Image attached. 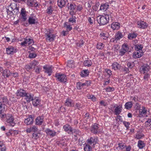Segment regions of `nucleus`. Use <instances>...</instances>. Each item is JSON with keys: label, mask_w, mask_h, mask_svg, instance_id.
Instances as JSON below:
<instances>
[{"label": "nucleus", "mask_w": 151, "mask_h": 151, "mask_svg": "<svg viewBox=\"0 0 151 151\" xmlns=\"http://www.w3.org/2000/svg\"><path fill=\"white\" fill-rule=\"evenodd\" d=\"M144 136V135L141 133H138L135 135V138L137 139H139L142 138Z\"/></svg>", "instance_id": "53"}, {"label": "nucleus", "mask_w": 151, "mask_h": 151, "mask_svg": "<svg viewBox=\"0 0 151 151\" xmlns=\"http://www.w3.org/2000/svg\"><path fill=\"white\" fill-rule=\"evenodd\" d=\"M26 12L24 8H22L20 13V19L21 22H25L27 19Z\"/></svg>", "instance_id": "7"}, {"label": "nucleus", "mask_w": 151, "mask_h": 151, "mask_svg": "<svg viewBox=\"0 0 151 151\" xmlns=\"http://www.w3.org/2000/svg\"><path fill=\"white\" fill-rule=\"evenodd\" d=\"M63 129L64 130L67 132L68 134H71L72 128L70 125L68 124H65L63 126Z\"/></svg>", "instance_id": "20"}, {"label": "nucleus", "mask_w": 151, "mask_h": 151, "mask_svg": "<svg viewBox=\"0 0 151 151\" xmlns=\"http://www.w3.org/2000/svg\"><path fill=\"white\" fill-rule=\"evenodd\" d=\"M55 77L57 80L62 83H65L67 81V77L64 74L60 73H57L55 75Z\"/></svg>", "instance_id": "4"}, {"label": "nucleus", "mask_w": 151, "mask_h": 151, "mask_svg": "<svg viewBox=\"0 0 151 151\" xmlns=\"http://www.w3.org/2000/svg\"><path fill=\"white\" fill-rule=\"evenodd\" d=\"M88 59L87 60L84 61L83 64L85 66L89 67L91 66L92 63L91 60H89L88 58Z\"/></svg>", "instance_id": "32"}, {"label": "nucleus", "mask_w": 151, "mask_h": 151, "mask_svg": "<svg viewBox=\"0 0 151 151\" xmlns=\"http://www.w3.org/2000/svg\"><path fill=\"white\" fill-rule=\"evenodd\" d=\"M55 36H56L55 35L53 34L45 33V35L46 40L50 42L54 40Z\"/></svg>", "instance_id": "13"}, {"label": "nucleus", "mask_w": 151, "mask_h": 151, "mask_svg": "<svg viewBox=\"0 0 151 151\" xmlns=\"http://www.w3.org/2000/svg\"><path fill=\"white\" fill-rule=\"evenodd\" d=\"M87 142L88 143L93 146L97 143L98 140L97 137H93L88 139L87 140Z\"/></svg>", "instance_id": "10"}, {"label": "nucleus", "mask_w": 151, "mask_h": 151, "mask_svg": "<svg viewBox=\"0 0 151 151\" xmlns=\"http://www.w3.org/2000/svg\"><path fill=\"white\" fill-rule=\"evenodd\" d=\"M34 97V95L30 93L26 92L24 97V99L27 102L29 103L31 101L33 100Z\"/></svg>", "instance_id": "9"}, {"label": "nucleus", "mask_w": 151, "mask_h": 151, "mask_svg": "<svg viewBox=\"0 0 151 151\" xmlns=\"http://www.w3.org/2000/svg\"><path fill=\"white\" fill-rule=\"evenodd\" d=\"M102 43H98L97 45L96 48L99 49H101L104 47Z\"/></svg>", "instance_id": "56"}, {"label": "nucleus", "mask_w": 151, "mask_h": 151, "mask_svg": "<svg viewBox=\"0 0 151 151\" xmlns=\"http://www.w3.org/2000/svg\"><path fill=\"white\" fill-rule=\"evenodd\" d=\"M137 27L141 29H145L148 26L147 23L142 21H138L137 22Z\"/></svg>", "instance_id": "15"}, {"label": "nucleus", "mask_w": 151, "mask_h": 151, "mask_svg": "<svg viewBox=\"0 0 151 151\" xmlns=\"http://www.w3.org/2000/svg\"><path fill=\"white\" fill-rule=\"evenodd\" d=\"M126 52L122 48H121L119 51V54L121 56L123 55Z\"/></svg>", "instance_id": "62"}, {"label": "nucleus", "mask_w": 151, "mask_h": 151, "mask_svg": "<svg viewBox=\"0 0 151 151\" xmlns=\"http://www.w3.org/2000/svg\"><path fill=\"white\" fill-rule=\"evenodd\" d=\"M77 88L78 89H81L83 88V86L82 83L81 82H78L76 83Z\"/></svg>", "instance_id": "54"}, {"label": "nucleus", "mask_w": 151, "mask_h": 151, "mask_svg": "<svg viewBox=\"0 0 151 151\" xmlns=\"http://www.w3.org/2000/svg\"><path fill=\"white\" fill-rule=\"evenodd\" d=\"M91 83V82L90 81H86L84 83H82L83 86V88L86 86H90Z\"/></svg>", "instance_id": "47"}, {"label": "nucleus", "mask_w": 151, "mask_h": 151, "mask_svg": "<svg viewBox=\"0 0 151 151\" xmlns=\"http://www.w3.org/2000/svg\"><path fill=\"white\" fill-rule=\"evenodd\" d=\"M71 133H72V134H79L80 133V132L78 129H72Z\"/></svg>", "instance_id": "51"}, {"label": "nucleus", "mask_w": 151, "mask_h": 151, "mask_svg": "<svg viewBox=\"0 0 151 151\" xmlns=\"http://www.w3.org/2000/svg\"><path fill=\"white\" fill-rule=\"evenodd\" d=\"M65 27L66 28L67 31H71L72 29V27L70 26V25H68V23L65 22L64 24Z\"/></svg>", "instance_id": "50"}, {"label": "nucleus", "mask_w": 151, "mask_h": 151, "mask_svg": "<svg viewBox=\"0 0 151 151\" xmlns=\"http://www.w3.org/2000/svg\"><path fill=\"white\" fill-rule=\"evenodd\" d=\"M58 5L59 7L62 8L65 4L64 0H58L57 1Z\"/></svg>", "instance_id": "34"}, {"label": "nucleus", "mask_w": 151, "mask_h": 151, "mask_svg": "<svg viewBox=\"0 0 151 151\" xmlns=\"http://www.w3.org/2000/svg\"><path fill=\"white\" fill-rule=\"evenodd\" d=\"M143 47L141 44H137L135 46V50L138 51L142 52V49Z\"/></svg>", "instance_id": "39"}, {"label": "nucleus", "mask_w": 151, "mask_h": 151, "mask_svg": "<svg viewBox=\"0 0 151 151\" xmlns=\"http://www.w3.org/2000/svg\"><path fill=\"white\" fill-rule=\"evenodd\" d=\"M53 10L52 6H48L47 10V13L51 15L52 14Z\"/></svg>", "instance_id": "42"}, {"label": "nucleus", "mask_w": 151, "mask_h": 151, "mask_svg": "<svg viewBox=\"0 0 151 151\" xmlns=\"http://www.w3.org/2000/svg\"><path fill=\"white\" fill-rule=\"evenodd\" d=\"M145 126L147 127H150L151 129V119H149L145 122Z\"/></svg>", "instance_id": "48"}, {"label": "nucleus", "mask_w": 151, "mask_h": 151, "mask_svg": "<svg viewBox=\"0 0 151 151\" xmlns=\"http://www.w3.org/2000/svg\"><path fill=\"white\" fill-rule=\"evenodd\" d=\"M112 69L116 70L118 69H120L121 68V66L119 63L116 62L114 63L112 65Z\"/></svg>", "instance_id": "26"}, {"label": "nucleus", "mask_w": 151, "mask_h": 151, "mask_svg": "<svg viewBox=\"0 0 151 151\" xmlns=\"http://www.w3.org/2000/svg\"><path fill=\"white\" fill-rule=\"evenodd\" d=\"M27 41V45H33L34 43L33 40L30 38H28L27 37L25 38Z\"/></svg>", "instance_id": "40"}, {"label": "nucleus", "mask_w": 151, "mask_h": 151, "mask_svg": "<svg viewBox=\"0 0 151 151\" xmlns=\"http://www.w3.org/2000/svg\"><path fill=\"white\" fill-rule=\"evenodd\" d=\"M87 97L88 99H91L93 102L96 101V97L93 95L88 94L87 95Z\"/></svg>", "instance_id": "46"}, {"label": "nucleus", "mask_w": 151, "mask_h": 151, "mask_svg": "<svg viewBox=\"0 0 151 151\" xmlns=\"http://www.w3.org/2000/svg\"><path fill=\"white\" fill-rule=\"evenodd\" d=\"M12 74V73L11 72L10 70L5 69L3 71L2 75L4 78H6L9 77Z\"/></svg>", "instance_id": "24"}, {"label": "nucleus", "mask_w": 151, "mask_h": 151, "mask_svg": "<svg viewBox=\"0 0 151 151\" xmlns=\"http://www.w3.org/2000/svg\"><path fill=\"white\" fill-rule=\"evenodd\" d=\"M73 60H69L68 61L67 65L70 68H72L73 65Z\"/></svg>", "instance_id": "59"}, {"label": "nucleus", "mask_w": 151, "mask_h": 151, "mask_svg": "<svg viewBox=\"0 0 151 151\" xmlns=\"http://www.w3.org/2000/svg\"><path fill=\"white\" fill-rule=\"evenodd\" d=\"M72 102L73 100L72 99L68 98L65 102V105L67 106H71Z\"/></svg>", "instance_id": "38"}, {"label": "nucleus", "mask_w": 151, "mask_h": 151, "mask_svg": "<svg viewBox=\"0 0 151 151\" xmlns=\"http://www.w3.org/2000/svg\"><path fill=\"white\" fill-rule=\"evenodd\" d=\"M114 90V88L113 87H108L106 89V92H111Z\"/></svg>", "instance_id": "60"}, {"label": "nucleus", "mask_w": 151, "mask_h": 151, "mask_svg": "<svg viewBox=\"0 0 151 151\" xmlns=\"http://www.w3.org/2000/svg\"><path fill=\"white\" fill-rule=\"evenodd\" d=\"M75 107L76 108V109L80 110L82 108V105L81 104L78 103L76 104Z\"/></svg>", "instance_id": "55"}, {"label": "nucleus", "mask_w": 151, "mask_h": 151, "mask_svg": "<svg viewBox=\"0 0 151 151\" xmlns=\"http://www.w3.org/2000/svg\"><path fill=\"white\" fill-rule=\"evenodd\" d=\"M150 73H148L143 74L144 75L143 78L145 81H148L149 78H150Z\"/></svg>", "instance_id": "41"}, {"label": "nucleus", "mask_w": 151, "mask_h": 151, "mask_svg": "<svg viewBox=\"0 0 151 151\" xmlns=\"http://www.w3.org/2000/svg\"><path fill=\"white\" fill-rule=\"evenodd\" d=\"M147 110L144 106H142V109L139 110V114L140 115L143 116L145 115L147 113Z\"/></svg>", "instance_id": "25"}, {"label": "nucleus", "mask_w": 151, "mask_h": 151, "mask_svg": "<svg viewBox=\"0 0 151 151\" xmlns=\"http://www.w3.org/2000/svg\"><path fill=\"white\" fill-rule=\"evenodd\" d=\"M25 68L27 70H29L30 69H32L33 68V66L32 65L31 63L29 65H26L25 66Z\"/></svg>", "instance_id": "63"}, {"label": "nucleus", "mask_w": 151, "mask_h": 151, "mask_svg": "<svg viewBox=\"0 0 151 151\" xmlns=\"http://www.w3.org/2000/svg\"><path fill=\"white\" fill-rule=\"evenodd\" d=\"M43 69L45 70V72L48 74V76H50L52 72V66L47 67L45 65L43 67Z\"/></svg>", "instance_id": "18"}, {"label": "nucleus", "mask_w": 151, "mask_h": 151, "mask_svg": "<svg viewBox=\"0 0 151 151\" xmlns=\"http://www.w3.org/2000/svg\"><path fill=\"white\" fill-rule=\"evenodd\" d=\"M32 138H34L35 139H37L39 138L40 135V133H33L32 134Z\"/></svg>", "instance_id": "44"}, {"label": "nucleus", "mask_w": 151, "mask_h": 151, "mask_svg": "<svg viewBox=\"0 0 151 151\" xmlns=\"http://www.w3.org/2000/svg\"><path fill=\"white\" fill-rule=\"evenodd\" d=\"M68 22H71L72 23H76V20L75 19V17H74V18L73 17H71L68 20Z\"/></svg>", "instance_id": "58"}, {"label": "nucleus", "mask_w": 151, "mask_h": 151, "mask_svg": "<svg viewBox=\"0 0 151 151\" xmlns=\"http://www.w3.org/2000/svg\"><path fill=\"white\" fill-rule=\"evenodd\" d=\"M91 131L92 133L95 134H96L99 132L100 130L99 129V125L96 124H94L92 126Z\"/></svg>", "instance_id": "11"}, {"label": "nucleus", "mask_w": 151, "mask_h": 151, "mask_svg": "<svg viewBox=\"0 0 151 151\" xmlns=\"http://www.w3.org/2000/svg\"><path fill=\"white\" fill-rule=\"evenodd\" d=\"M99 6V3H96L94 6H93V10L96 11L98 10V8Z\"/></svg>", "instance_id": "64"}, {"label": "nucleus", "mask_w": 151, "mask_h": 151, "mask_svg": "<svg viewBox=\"0 0 151 151\" xmlns=\"http://www.w3.org/2000/svg\"><path fill=\"white\" fill-rule=\"evenodd\" d=\"M34 121V116L30 115L28 118L24 119V122L27 125H31L33 123Z\"/></svg>", "instance_id": "12"}, {"label": "nucleus", "mask_w": 151, "mask_h": 151, "mask_svg": "<svg viewBox=\"0 0 151 151\" xmlns=\"http://www.w3.org/2000/svg\"><path fill=\"white\" fill-rule=\"evenodd\" d=\"M69 4L68 3L67 6L68 10L70 11H74L76 8V5L74 4L71 3L69 5Z\"/></svg>", "instance_id": "35"}, {"label": "nucleus", "mask_w": 151, "mask_h": 151, "mask_svg": "<svg viewBox=\"0 0 151 151\" xmlns=\"http://www.w3.org/2000/svg\"><path fill=\"white\" fill-rule=\"evenodd\" d=\"M3 114L6 115V116L3 119L6 117V122L9 125L13 127L15 125V123L14 121V118L12 114Z\"/></svg>", "instance_id": "2"}, {"label": "nucleus", "mask_w": 151, "mask_h": 151, "mask_svg": "<svg viewBox=\"0 0 151 151\" xmlns=\"http://www.w3.org/2000/svg\"><path fill=\"white\" fill-rule=\"evenodd\" d=\"M28 21L29 24H34L37 22V18L34 14H32L28 17Z\"/></svg>", "instance_id": "6"}, {"label": "nucleus", "mask_w": 151, "mask_h": 151, "mask_svg": "<svg viewBox=\"0 0 151 151\" xmlns=\"http://www.w3.org/2000/svg\"><path fill=\"white\" fill-rule=\"evenodd\" d=\"M115 36V37L116 40H117L118 41L120 39L122 38L123 37V35L122 33L118 31L116 33Z\"/></svg>", "instance_id": "27"}, {"label": "nucleus", "mask_w": 151, "mask_h": 151, "mask_svg": "<svg viewBox=\"0 0 151 151\" xmlns=\"http://www.w3.org/2000/svg\"><path fill=\"white\" fill-rule=\"evenodd\" d=\"M109 6L108 4L105 3L101 4L100 7V9L103 11H105L106 10Z\"/></svg>", "instance_id": "29"}, {"label": "nucleus", "mask_w": 151, "mask_h": 151, "mask_svg": "<svg viewBox=\"0 0 151 151\" xmlns=\"http://www.w3.org/2000/svg\"><path fill=\"white\" fill-rule=\"evenodd\" d=\"M114 108H115L114 111V114L117 115L120 114L122 111L123 109L122 105L117 106H114Z\"/></svg>", "instance_id": "14"}, {"label": "nucleus", "mask_w": 151, "mask_h": 151, "mask_svg": "<svg viewBox=\"0 0 151 151\" xmlns=\"http://www.w3.org/2000/svg\"><path fill=\"white\" fill-rule=\"evenodd\" d=\"M89 71L88 70H83L80 73V75L81 77H84L87 76L89 75Z\"/></svg>", "instance_id": "33"}, {"label": "nucleus", "mask_w": 151, "mask_h": 151, "mask_svg": "<svg viewBox=\"0 0 151 151\" xmlns=\"http://www.w3.org/2000/svg\"><path fill=\"white\" fill-rule=\"evenodd\" d=\"M110 16L108 14L99 16L97 18V21L101 25L106 24L109 22Z\"/></svg>", "instance_id": "1"}, {"label": "nucleus", "mask_w": 151, "mask_h": 151, "mask_svg": "<svg viewBox=\"0 0 151 151\" xmlns=\"http://www.w3.org/2000/svg\"><path fill=\"white\" fill-rule=\"evenodd\" d=\"M36 56V54L34 52L30 53L29 55V57L31 58H35Z\"/></svg>", "instance_id": "61"}, {"label": "nucleus", "mask_w": 151, "mask_h": 151, "mask_svg": "<svg viewBox=\"0 0 151 151\" xmlns=\"http://www.w3.org/2000/svg\"><path fill=\"white\" fill-rule=\"evenodd\" d=\"M122 48L126 52L129 51V48L127 45L124 44L122 45Z\"/></svg>", "instance_id": "45"}, {"label": "nucleus", "mask_w": 151, "mask_h": 151, "mask_svg": "<svg viewBox=\"0 0 151 151\" xmlns=\"http://www.w3.org/2000/svg\"><path fill=\"white\" fill-rule=\"evenodd\" d=\"M100 36L101 38L104 40H106L108 38L107 34L104 33H101Z\"/></svg>", "instance_id": "49"}, {"label": "nucleus", "mask_w": 151, "mask_h": 151, "mask_svg": "<svg viewBox=\"0 0 151 151\" xmlns=\"http://www.w3.org/2000/svg\"><path fill=\"white\" fill-rule=\"evenodd\" d=\"M10 7L11 10L14 11V13H16V14H18L19 13V8L17 7V4L16 3H11L8 5L7 7Z\"/></svg>", "instance_id": "8"}, {"label": "nucleus", "mask_w": 151, "mask_h": 151, "mask_svg": "<svg viewBox=\"0 0 151 151\" xmlns=\"http://www.w3.org/2000/svg\"><path fill=\"white\" fill-rule=\"evenodd\" d=\"M26 92L24 90L20 88L17 90L16 94L17 96L23 97Z\"/></svg>", "instance_id": "17"}, {"label": "nucleus", "mask_w": 151, "mask_h": 151, "mask_svg": "<svg viewBox=\"0 0 151 151\" xmlns=\"http://www.w3.org/2000/svg\"><path fill=\"white\" fill-rule=\"evenodd\" d=\"M120 27V24L117 22H113L111 24V27L113 30H117Z\"/></svg>", "instance_id": "23"}, {"label": "nucleus", "mask_w": 151, "mask_h": 151, "mask_svg": "<svg viewBox=\"0 0 151 151\" xmlns=\"http://www.w3.org/2000/svg\"><path fill=\"white\" fill-rule=\"evenodd\" d=\"M14 48L12 47H9L6 48L7 54H13L15 52L14 51Z\"/></svg>", "instance_id": "36"}, {"label": "nucleus", "mask_w": 151, "mask_h": 151, "mask_svg": "<svg viewBox=\"0 0 151 151\" xmlns=\"http://www.w3.org/2000/svg\"><path fill=\"white\" fill-rule=\"evenodd\" d=\"M32 101V104L34 106H37L40 104V100L37 97H35L34 99L33 98Z\"/></svg>", "instance_id": "21"}, {"label": "nucleus", "mask_w": 151, "mask_h": 151, "mask_svg": "<svg viewBox=\"0 0 151 151\" xmlns=\"http://www.w3.org/2000/svg\"><path fill=\"white\" fill-rule=\"evenodd\" d=\"M137 35V34L135 32H131L128 34L127 37L129 39L132 40L135 38Z\"/></svg>", "instance_id": "28"}, {"label": "nucleus", "mask_w": 151, "mask_h": 151, "mask_svg": "<svg viewBox=\"0 0 151 151\" xmlns=\"http://www.w3.org/2000/svg\"><path fill=\"white\" fill-rule=\"evenodd\" d=\"M9 101L6 96L3 97L0 99V103L1 106H3V108L2 109L3 113L5 110V106L8 103Z\"/></svg>", "instance_id": "5"}, {"label": "nucleus", "mask_w": 151, "mask_h": 151, "mask_svg": "<svg viewBox=\"0 0 151 151\" xmlns=\"http://www.w3.org/2000/svg\"><path fill=\"white\" fill-rule=\"evenodd\" d=\"M35 0H27V4L28 6L33 7L35 4Z\"/></svg>", "instance_id": "31"}, {"label": "nucleus", "mask_w": 151, "mask_h": 151, "mask_svg": "<svg viewBox=\"0 0 151 151\" xmlns=\"http://www.w3.org/2000/svg\"><path fill=\"white\" fill-rule=\"evenodd\" d=\"M151 67V63L148 65L147 64H144L140 68V72L142 74L147 73H150V71Z\"/></svg>", "instance_id": "3"}, {"label": "nucleus", "mask_w": 151, "mask_h": 151, "mask_svg": "<svg viewBox=\"0 0 151 151\" xmlns=\"http://www.w3.org/2000/svg\"><path fill=\"white\" fill-rule=\"evenodd\" d=\"M88 20L89 23L91 24H93L94 22L95 21L93 17H88Z\"/></svg>", "instance_id": "57"}, {"label": "nucleus", "mask_w": 151, "mask_h": 151, "mask_svg": "<svg viewBox=\"0 0 151 151\" xmlns=\"http://www.w3.org/2000/svg\"><path fill=\"white\" fill-rule=\"evenodd\" d=\"M44 116L42 115L39 116L35 119V124L37 125H41L44 122Z\"/></svg>", "instance_id": "16"}, {"label": "nucleus", "mask_w": 151, "mask_h": 151, "mask_svg": "<svg viewBox=\"0 0 151 151\" xmlns=\"http://www.w3.org/2000/svg\"><path fill=\"white\" fill-rule=\"evenodd\" d=\"M132 106V102H126L125 105V108L127 109H130Z\"/></svg>", "instance_id": "37"}, {"label": "nucleus", "mask_w": 151, "mask_h": 151, "mask_svg": "<svg viewBox=\"0 0 151 151\" xmlns=\"http://www.w3.org/2000/svg\"><path fill=\"white\" fill-rule=\"evenodd\" d=\"M127 66L128 68L132 69L134 66V62H128L127 63Z\"/></svg>", "instance_id": "52"}, {"label": "nucleus", "mask_w": 151, "mask_h": 151, "mask_svg": "<svg viewBox=\"0 0 151 151\" xmlns=\"http://www.w3.org/2000/svg\"><path fill=\"white\" fill-rule=\"evenodd\" d=\"M45 132L48 135L52 137H53L56 135V133L55 131L51 130L49 128L46 129Z\"/></svg>", "instance_id": "19"}, {"label": "nucleus", "mask_w": 151, "mask_h": 151, "mask_svg": "<svg viewBox=\"0 0 151 151\" xmlns=\"http://www.w3.org/2000/svg\"><path fill=\"white\" fill-rule=\"evenodd\" d=\"M143 55L142 52L140 51H136L133 54V57L134 58H137L141 57Z\"/></svg>", "instance_id": "22"}, {"label": "nucleus", "mask_w": 151, "mask_h": 151, "mask_svg": "<svg viewBox=\"0 0 151 151\" xmlns=\"http://www.w3.org/2000/svg\"><path fill=\"white\" fill-rule=\"evenodd\" d=\"M145 144L144 141L139 140L138 142L137 146L140 149H143L145 147Z\"/></svg>", "instance_id": "30"}, {"label": "nucleus", "mask_w": 151, "mask_h": 151, "mask_svg": "<svg viewBox=\"0 0 151 151\" xmlns=\"http://www.w3.org/2000/svg\"><path fill=\"white\" fill-rule=\"evenodd\" d=\"M84 150L85 151H91L92 150V147L88 145H86L84 147Z\"/></svg>", "instance_id": "43"}]
</instances>
